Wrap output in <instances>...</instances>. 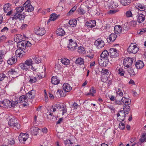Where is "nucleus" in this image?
<instances>
[{"mask_svg": "<svg viewBox=\"0 0 146 146\" xmlns=\"http://www.w3.org/2000/svg\"><path fill=\"white\" fill-rule=\"evenodd\" d=\"M8 125L11 127L16 130L21 127L20 124L18 123L17 119L14 117L11 118L9 121Z\"/></svg>", "mask_w": 146, "mask_h": 146, "instance_id": "nucleus-1", "label": "nucleus"}, {"mask_svg": "<svg viewBox=\"0 0 146 146\" xmlns=\"http://www.w3.org/2000/svg\"><path fill=\"white\" fill-rule=\"evenodd\" d=\"M84 106L86 109L89 110L95 111L97 108V106L95 104L92 103L90 101L86 100L84 102Z\"/></svg>", "mask_w": 146, "mask_h": 146, "instance_id": "nucleus-2", "label": "nucleus"}, {"mask_svg": "<svg viewBox=\"0 0 146 146\" xmlns=\"http://www.w3.org/2000/svg\"><path fill=\"white\" fill-rule=\"evenodd\" d=\"M119 3V0H108L105 1V5L110 8H115L118 7Z\"/></svg>", "mask_w": 146, "mask_h": 146, "instance_id": "nucleus-3", "label": "nucleus"}, {"mask_svg": "<svg viewBox=\"0 0 146 146\" xmlns=\"http://www.w3.org/2000/svg\"><path fill=\"white\" fill-rule=\"evenodd\" d=\"M138 47L136 45L131 43L127 48V51L129 53H136L139 51Z\"/></svg>", "mask_w": 146, "mask_h": 146, "instance_id": "nucleus-4", "label": "nucleus"}, {"mask_svg": "<svg viewBox=\"0 0 146 146\" xmlns=\"http://www.w3.org/2000/svg\"><path fill=\"white\" fill-rule=\"evenodd\" d=\"M30 2V1L27 0L23 5V6L25 8V10L26 12H31L34 10V8L31 5Z\"/></svg>", "mask_w": 146, "mask_h": 146, "instance_id": "nucleus-5", "label": "nucleus"}, {"mask_svg": "<svg viewBox=\"0 0 146 146\" xmlns=\"http://www.w3.org/2000/svg\"><path fill=\"white\" fill-rule=\"evenodd\" d=\"M77 47V44L76 42L74 41L72 39L69 40V44L68 45V48L71 51L74 50Z\"/></svg>", "mask_w": 146, "mask_h": 146, "instance_id": "nucleus-6", "label": "nucleus"}, {"mask_svg": "<svg viewBox=\"0 0 146 146\" xmlns=\"http://www.w3.org/2000/svg\"><path fill=\"white\" fill-rule=\"evenodd\" d=\"M133 59L131 58H125L123 61L124 66L127 68L131 67L133 64Z\"/></svg>", "mask_w": 146, "mask_h": 146, "instance_id": "nucleus-7", "label": "nucleus"}, {"mask_svg": "<svg viewBox=\"0 0 146 146\" xmlns=\"http://www.w3.org/2000/svg\"><path fill=\"white\" fill-rule=\"evenodd\" d=\"M29 135L28 134L21 133L19 137V141L20 143L25 144V142L28 139Z\"/></svg>", "mask_w": 146, "mask_h": 146, "instance_id": "nucleus-8", "label": "nucleus"}, {"mask_svg": "<svg viewBox=\"0 0 146 146\" xmlns=\"http://www.w3.org/2000/svg\"><path fill=\"white\" fill-rule=\"evenodd\" d=\"M25 16L21 13H16L12 18L13 20H18L20 21L24 20Z\"/></svg>", "mask_w": 146, "mask_h": 146, "instance_id": "nucleus-9", "label": "nucleus"}, {"mask_svg": "<svg viewBox=\"0 0 146 146\" xmlns=\"http://www.w3.org/2000/svg\"><path fill=\"white\" fill-rule=\"evenodd\" d=\"M125 114L123 110L120 111L117 114V119L120 122L123 121L125 119Z\"/></svg>", "mask_w": 146, "mask_h": 146, "instance_id": "nucleus-10", "label": "nucleus"}, {"mask_svg": "<svg viewBox=\"0 0 146 146\" xmlns=\"http://www.w3.org/2000/svg\"><path fill=\"white\" fill-rule=\"evenodd\" d=\"M19 70L17 68H13L10 69L8 72L9 74L13 76V77H17L19 76Z\"/></svg>", "mask_w": 146, "mask_h": 146, "instance_id": "nucleus-11", "label": "nucleus"}, {"mask_svg": "<svg viewBox=\"0 0 146 146\" xmlns=\"http://www.w3.org/2000/svg\"><path fill=\"white\" fill-rule=\"evenodd\" d=\"M145 16H146V13L143 12L139 14L137 16V20L139 23L143 22L145 20Z\"/></svg>", "mask_w": 146, "mask_h": 146, "instance_id": "nucleus-12", "label": "nucleus"}, {"mask_svg": "<svg viewBox=\"0 0 146 146\" xmlns=\"http://www.w3.org/2000/svg\"><path fill=\"white\" fill-rule=\"evenodd\" d=\"M33 61L32 60V58L27 59L25 62L26 65H28L29 67L31 66V70L33 71H35L37 69V68L36 67H33Z\"/></svg>", "mask_w": 146, "mask_h": 146, "instance_id": "nucleus-13", "label": "nucleus"}, {"mask_svg": "<svg viewBox=\"0 0 146 146\" xmlns=\"http://www.w3.org/2000/svg\"><path fill=\"white\" fill-rule=\"evenodd\" d=\"M94 44L99 49L102 48L105 45L104 41L100 39H98L96 40Z\"/></svg>", "mask_w": 146, "mask_h": 146, "instance_id": "nucleus-14", "label": "nucleus"}, {"mask_svg": "<svg viewBox=\"0 0 146 146\" xmlns=\"http://www.w3.org/2000/svg\"><path fill=\"white\" fill-rule=\"evenodd\" d=\"M35 32L37 35L42 36L45 34V31L43 28L37 27L35 29Z\"/></svg>", "mask_w": 146, "mask_h": 146, "instance_id": "nucleus-15", "label": "nucleus"}, {"mask_svg": "<svg viewBox=\"0 0 146 146\" xmlns=\"http://www.w3.org/2000/svg\"><path fill=\"white\" fill-rule=\"evenodd\" d=\"M36 92L34 90H32L26 94L28 98L31 100L33 99L35 96Z\"/></svg>", "mask_w": 146, "mask_h": 146, "instance_id": "nucleus-16", "label": "nucleus"}, {"mask_svg": "<svg viewBox=\"0 0 146 146\" xmlns=\"http://www.w3.org/2000/svg\"><path fill=\"white\" fill-rule=\"evenodd\" d=\"M27 98L26 95H23L21 96L19 98V100H18L19 103L23 104L24 106H26V104H25L27 103L28 101V99Z\"/></svg>", "mask_w": 146, "mask_h": 146, "instance_id": "nucleus-17", "label": "nucleus"}, {"mask_svg": "<svg viewBox=\"0 0 146 146\" xmlns=\"http://www.w3.org/2000/svg\"><path fill=\"white\" fill-rule=\"evenodd\" d=\"M0 104H2L6 108L12 107L11 102L9 100H4L1 102L0 101Z\"/></svg>", "mask_w": 146, "mask_h": 146, "instance_id": "nucleus-18", "label": "nucleus"}, {"mask_svg": "<svg viewBox=\"0 0 146 146\" xmlns=\"http://www.w3.org/2000/svg\"><path fill=\"white\" fill-rule=\"evenodd\" d=\"M18 41L19 42L17 45L18 47L19 48V49L25 50L26 48V42L25 41H20V42L19 41Z\"/></svg>", "mask_w": 146, "mask_h": 146, "instance_id": "nucleus-19", "label": "nucleus"}, {"mask_svg": "<svg viewBox=\"0 0 146 146\" xmlns=\"http://www.w3.org/2000/svg\"><path fill=\"white\" fill-rule=\"evenodd\" d=\"M109 54L108 51L106 50H105L103 51L101 54V57L103 59H105L108 61V62H109V60L108 58L109 56Z\"/></svg>", "mask_w": 146, "mask_h": 146, "instance_id": "nucleus-20", "label": "nucleus"}, {"mask_svg": "<svg viewBox=\"0 0 146 146\" xmlns=\"http://www.w3.org/2000/svg\"><path fill=\"white\" fill-rule=\"evenodd\" d=\"M96 21L93 20L87 21L86 23V25L88 27L92 28L96 26Z\"/></svg>", "mask_w": 146, "mask_h": 146, "instance_id": "nucleus-21", "label": "nucleus"}, {"mask_svg": "<svg viewBox=\"0 0 146 146\" xmlns=\"http://www.w3.org/2000/svg\"><path fill=\"white\" fill-rule=\"evenodd\" d=\"M116 48H111L110 50V53L111 56L113 58H115L119 56Z\"/></svg>", "mask_w": 146, "mask_h": 146, "instance_id": "nucleus-22", "label": "nucleus"}, {"mask_svg": "<svg viewBox=\"0 0 146 146\" xmlns=\"http://www.w3.org/2000/svg\"><path fill=\"white\" fill-rule=\"evenodd\" d=\"M117 37V35L114 33H111L108 38H107V41L110 43L111 42L114 41Z\"/></svg>", "mask_w": 146, "mask_h": 146, "instance_id": "nucleus-23", "label": "nucleus"}, {"mask_svg": "<svg viewBox=\"0 0 146 146\" xmlns=\"http://www.w3.org/2000/svg\"><path fill=\"white\" fill-rule=\"evenodd\" d=\"M144 64L143 61L141 60H138L136 62L135 66L137 69H141L144 66Z\"/></svg>", "mask_w": 146, "mask_h": 146, "instance_id": "nucleus-24", "label": "nucleus"}, {"mask_svg": "<svg viewBox=\"0 0 146 146\" xmlns=\"http://www.w3.org/2000/svg\"><path fill=\"white\" fill-rule=\"evenodd\" d=\"M62 87L64 92H68L72 89V87L68 84H64Z\"/></svg>", "mask_w": 146, "mask_h": 146, "instance_id": "nucleus-25", "label": "nucleus"}, {"mask_svg": "<svg viewBox=\"0 0 146 146\" xmlns=\"http://www.w3.org/2000/svg\"><path fill=\"white\" fill-rule=\"evenodd\" d=\"M11 5L9 3H7L4 5L3 7V10L4 12L5 13H7L11 9Z\"/></svg>", "mask_w": 146, "mask_h": 146, "instance_id": "nucleus-26", "label": "nucleus"}, {"mask_svg": "<svg viewBox=\"0 0 146 146\" xmlns=\"http://www.w3.org/2000/svg\"><path fill=\"white\" fill-rule=\"evenodd\" d=\"M114 31L115 33L116 34H119L121 33L122 28L121 26H115L114 28Z\"/></svg>", "mask_w": 146, "mask_h": 146, "instance_id": "nucleus-27", "label": "nucleus"}, {"mask_svg": "<svg viewBox=\"0 0 146 146\" xmlns=\"http://www.w3.org/2000/svg\"><path fill=\"white\" fill-rule=\"evenodd\" d=\"M121 100L122 103L124 104L125 105H129L131 103V100L129 98H126L124 97L122 98Z\"/></svg>", "mask_w": 146, "mask_h": 146, "instance_id": "nucleus-28", "label": "nucleus"}, {"mask_svg": "<svg viewBox=\"0 0 146 146\" xmlns=\"http://www.w3.org/2000/svg\"><path fill=\"white\" fill-rule=\"evenodd\" d=\"M7 52L6 48L3 46L0 49V57L3 58Z\"/></svg>", "mask_w": 146, "mask_h": 146, "instance_id": "nucleus-29", "label": "nucleus"}, {"mask_svg": "<svg viewBox=\"0 0 146 146\" xmlns=\"http://www.w3.org/2000/svg\"><path fill=\"white\" fill-rule=\"evenodd\" d=\"M60 80L57 78L56 76H54L51 79V82L54 85L57 84L60 82Z\"/></svg>", "mask_w": 146, "mask_h": 146, "instance_id": "nucleus-30", "label": "nucleus"}, {"mask_svg": "<svg viewBox=\"0 0 146 146\" xmlns=\"http://www.w3.org/2000/svg\"><path fill=\"white\" fill-rule=\"evenodd\" d=\"M31 133L33 135H36L37 133V132L39 130L37 127H33L31 129Z\"/></svg>", "mask_w": 146, "mask_h": 146, "instance_id": "nucleus-31", "label": "nucleus"}, {"mask_svg": "<svg viewBox=\"0 0 146 146\" xmlns=\"http://www.w3.org/2000/svg\"><path fill=\"white\" fill-rule=\"evenodd\" d=\"M61 63L64 65H67L70 64V60L66 58H62L61 59Z\"/></svg>", "mask_w": 146, "mask_h": 146, "instance_id": "nucleus-32", "label": "nucleus"}, {"mask_svg": "<svg viewBox=\"0 0 146 146\" xmlns=\"http://www.w3.org/2000/svg\"><path fill=\"white\" fill-rule=\"evenodd\" d=\"M136 6L138 9L141 11H143L145 10V6L143 4H142L140 3H138L137 4Z\"/></svg>", "mask_w": 146, "mask_h": 146, "instance_id": "nucleus-33", "label": "nucleus"}, {"mask_svg": "<svg viewBox=\"0 0 146 146\" xmlns=\"http://www.w3.org/2000/svg\"><path fill=\"white\" fill-rule=\"evenodd\" d=\"M56 33L59 36H63L65 35V32L63 29L60 28L57 30Z\"/></svg>", "mask_w": 146, "mask_h": 146, "instance_id": "nucleus-34", "label": "nucleus"}, {"mask_svg": "<svg viewBox=\"0 0 146 146\" xmlns=\"http://www.w3.org/2000/svg\"><path fill=\"white\" fill-rule=\"evenodd\" d=\"M23 50L20 49H18L16 50L15 52V54L17 57H21L23 56V54L22 52H23Z\"/></svg>", "mask_w": 146, "mask_h": 146, "instance_id": "nucleus-35", "label": "nucleus"}, {"mask_svg": "<svg viewBox=\"0 0 146 146\" xmlns=\"http://www.w3.org/2000/svg\"><path fill=\"white\" fill-rule=\"evenodd\" d=\"M58 17L56 14L53 13L51 15L50 17V19L48 20V22H50V21H54L56 20Z\"/></svg>", "mask_w": 146, "mask_h": 146, "instance_id": "nucleus-36", "label": "nucleus"}, {"mask_svg": "<svg viewBox=\"0 0 146 146\" xmlns=\"http://www.w3.org/2000/svg\"><path fill=\"white\" fill-rule=\"evenodd\" d=\"M32 58L33 62L34 61L36 63L39 64L41 62L40 58L38 56H35L34 57H32Z\"/></svg>", "mask_w": 146, "mask_h": 146, "instance_id": "nucleus-37", "label": "nucleus"}, {"mask_svg": "<svg viewBox=\"0 0 146 146\" xmlns=\"http://www.w3.org/2000/svg\"><path fill=\"white\" fill-rule=\"evenodd\" d=\"M77 21L75 19L71 20L69 21V24L72 27H75L76 25Z\"/></svg>", "mask_w": 146, "mask_h": 146, "instance_id": "nucleus-38", "label": "nucleus"}, {"mask_svg": "<svg viewBox=\"0 0 146 146\" xmlns=\"http://www.w3.org/2000/svg\"><path fill=\"white\" fill-rule=\"evenodd\" d=\"M20 66L22 69L26 71L29 70L30 68V67L28 65H26L25 62L24 63L21 64Z\"/></svg>", "mask_w": 146, "mask_h": 146, "instance_id": "nucleus-39", "label": "nucleus"}, {"mask_svg": "<svg viewBox=\"0 0 146 146\" xmlns=\"http://www.w3.org/2000/svg\"><path fill=\"white\" fill-rule=\"evenodd\" d=\"M7 63L8 64L11 65L15 62V57H11L7 60Z\"/></svg>", "mask_w": 146, "mask_h": 146, "instance_id": "nucleus-40", "label": "nucleus"}, {"mask_svg": "<svg viewBox=\"0 0 146 146\" xmlns=\"http://www.w3.org/2000/svg\"><path fill=\"white\" fill-rule=\"evenodd\" d=\"M116 71L117 72L118 74L121 76H123L124 75L125 72L122 68H119L117 69Z\"/></svg>", "mask_w": 146, "mask_h": 146, "instance_id": "nucleus-41", "label": "nucleus"}, {"mask_svg": "<svg viewBox=\"0 0 146 146\" xmlns=\"http://www.w3.org/2000/svg\"><path fill=\"white\" fill-rule=\"evenodd\" d=\"M78 52L80 54H84L86 53L85 49L82 46L78 47Z\"/></svg>", "mask_w": 146, "mask_h": 146, "instance_id": "nucleus-42", "label": "nucleus"}, {"mask_svg": "<svg viewBox=\"0 0 146 146\" xmlns=\"http://www.w3.org/2000/svg\"><path fill=\"white\" fill-rule=\"evenodd\" d=\"M25 9L24 7L23 6H20L17 7L15 8V10L16 13H21Z\"/></svg>", "mask_w": 146, "mask_h": 146, "instance_id": "nucleus-43", "label": "nucleus"}, {"mask_svg": "<svg viewBox=\"0 0 146 146\" xmlns=\"http://www.w3.org/2000/svg\"><path fill=\"white\" fill-rule=\"evenodd\" d=\"M120 2L123 5L126 6L130 4V0H121Z\"/></svg>", "mask_w": 146, "mask_h": 146, "instance_id": "nucleus-44", "label": "nucleus"}, {"mask_svg": "<svg viewBox=\"0 0 146 146\" xmlns=\"http://www.w3.org/2000/svg\"><path fill=\"white\" fill-rule=\"evenodd\" d=\"M139 141L141 143L145 142L146 141V134L145 133H143L142 134L141 138L139 139Z\"/></svg>", "mask_w": 146, "mask_h": 146, "instance_id": "nucleus-45", "label": "nucleus"}, {"mask_svg": "<svg viewBox=\"0 0 146 146\" xmlns=\"http://www.w3.org/2000/svg\"><path fill=\"white\" fill-rule=\"evenodd\" d=\"M84 62L83 59L81 58H79L77 59L75 63L79 65H81L84 64Z\"/></svg>", "mask_w": 146, "mask_h": 146, "instance_id": "nucleus-46", "label": "nucleus"}, {"mask_svg": "<svg viewBox=\"0 0 146 146\" xmlns=\"http://www.w3.org/2000/svg\"><path fill=\"white\" fill-rule=\"evenodd\" d=\"M76 9V6H74L72 9H71L69 12L67 13V15L69 16L71 15L75 11Z\"/></svg>", "mask_w": 146, "mask_h": 146, "instance_id": "nucleus-47", "label": "nucleus"}, {"mask_svg": "<svg viewBox=\"0 0 146 146\" xmlns=\"http://www.w3.org/2000/svg\"><path fill=\"white\" fill-rule=\"evenodd\" d=\"M64 143L66 146H72L73 143L69 139H66L64 141Z\"/></svg>", "mask_w": 146, "mask_h": 146, "instance_id": "nucleus-48", "label": "nucleus"}, {"mask_svg": "<svg viewBox=\"0 0 146 146\" xmlns=\"http://www.w3.org/2000/svg\"><path fill=\"white\" fill-rule=\"evenodd\" d=\"M79 13L80 15H83L86 13V11L83 9L81 7L79 8L78 9Z\"/></svg>", "mask_w": 146, "mask_h": 146, "instance_id": "nucleus-49", "label": "nucleus"}, {"mask_svg": "<svg viewBox=\"0 0 146 146\" xmlns=\"http://www.w3.org/2000/svg\"><path fill=\"white\" fill-rule=\"evenodd\" d=\"M87 6H92L94 4V2L92 0H88L85 1Z\"/></svg>", "mask_w": 146, "mask_h": 146, "instance_id": "nucleus-50", "label": "nucleus"}, {"mask_svg": "<svg viewBox=\"0 0 146 146\" xmlns=\"http://www.w3.org/2000/svg\"><path fill=\"white\" fill-rule=\"evenodd\" d=\"M116 94L117 96L121 97H122L123 96V94L122 91L119 88H118V90L116 92Z\"/></svg>", "mask_w": 146, "mask_h": 146, "instance_id": "nucleus-51", "label": "nucleus"}, {"mask_svg": "<svg viewBox=\"0 0 146 146\" xmlns=\"http://www.w3.org/2000/svg\"><path fill=\"white\" fill-rule=\"evenodd\" d=\"M90 92L91 93V95L93 96L94 95V94L96 92V90L94 89V88L93 87H92L89 90Z\"/></svg>", "mask_w": 146, "mask_h": 146, "instance_id": "nucleus-52", "label": "nucleus"}, {"mask_svg": "<svg viewBox=\"0 0 146 146\" xmlns=\"http://www.w3.org/2000/svg\"><path fill=\"white\" fill-rule=\"evenodd\" d=\"M125 15L127 17H130L132 16V14L130 11H128L125 13Z\"/></svg>", "mask_w": 146, "mask_h": 146, "instance_id": "nucleus-53", "label": "nucleus"}, {"mask_svg": "<svg viewBox=\"0 0 146 146\" xmlns=\"http://www.w3.org/2000/svg\"><path fill=\"white\" fill-rule=\"evenodd\" d=\"M102 74L103 75L106 74L108 75L109 74L108 70L105 68L102 69L101 71Z\"/></svg>", "mask_w": 146, "mask_h": 146, "instance_id": "nucleus-54", "label": "nucleus"}, {"mask_svg": "<svg viewBox=\"0 0 146 146\" xmlns=\"http://www.w3.org/2000/svg\"><path fill=\"white\" fill-rule=\"evenodd\" d=\"M146 32V28H144L143 29H141L139 31H137V33L138 34L140 35H142L144 33Z\"/></svg>", "mask_w": 146, "mask_h": 146, "instance_id": "nucleus-55", "label": "nucleus"}, {"mask_svg": "<svg viewBox=\"0 0 146 146\" xmlns=\"http://www.w3.org/2000/svg\"><path fill=\"white\" fill-rule=\"evenodd\" d=\"M37 81V79L35 77H33L32 78H30L29 80V82L31 83H33Z\"/></svg>", "mask_w": 146, "mask_h": 146, "instance_id": "nucleus-56", "label": "nucleus"}, {"mask_svg": "<svg viewBox=\"0 0 146 146\" xmlns=\"http://www.w3.org/2000/svg\"><path fill=\"white\" fill-rule=\"evenodd\" d=\"M115 104L117 105H123V103L121 100H119L115 99Z\"/></svg>", "mask_w": 146, "mask_h": 146, "instance_id": "nucleus-57", "label": "nucleus"}, {"mask_svg": "<svg viewBox=\"0 0 146 146\" xmlns=\"http://www.w3.org/2000/svg\"><path fill=\"white\" fill-rule=\"evenodd\" d=\"M125 125L124 123L121 122L119 124V127L121 129H123L125 128Z\"/></svg>", "mask_w": 146, "mask_h": 146, "instance_id": "nucleus-58", "label": "nucleus"}, {"mask_svg": "<svg viewBox=\"0 0 146 146\" xmlns=\"http://www.w3.org/2000/svg\"><path fill=\"white\" fill-rule=\"evenodd\" d=\"M128 72L131 76H134L135 75V73L133 69L130 70Z\"/></svg>", "mask_w": 146, "mask_h": 146, "instance_id": "nucleus-59", "label": "nucleus"}, {"mask_svg": "<svg viewBox=\"0 0 146 146\" xmlns=\"http://www.w3.org/2000/svg\"><path fill=\"white\" fill-rule=\"evenodd\" d=\"M8 143L11 145H13L15 143V140L13 139H9Z\"/></svg>", "mask_w": 146, "mask_h": 146, "instance_id": "nucleus-60", "label": "nucleus"}, {"mask_svg": "<svg viewBox=\"0 0 146 146\" xmlns=\"http://www.w3.org/2000/svg\"><path fill=\"white\" fill-rule=\"evenodd\" d=\"M19 103V101L18 100L17 101H13L11 102V105L12 107H14L15 105H17V104Z\"/></svg>", "mask_w": 146, "mask_h": 146, "instance_id": "nucleus-61", "label": "nucleus"}, {"mask_svg": "<svg viewBox=\"0 0 146 146\" xmlns=\"http://www.w3.org/2000/svg\"><path fill=\"white\" fill-rule=\"evenodd\" d=\"M5 75L3 73L0 74V81H2L5 77Z\"/></svg>", "mask_w": 146, "mask_h": 146, "instance_id": "nucleus-62", "label": "nucleus"}, {"mask_svg": "<svg viewBox=\"0 0 146 146\" xmlns=\"http://www.w3.org/2000/svg\"><path fill=\"white\" fill-rule=\"evenodd\" d=\"M58 91L60 92V97L61 96L64 97L66 96V94L62 90H58Z\"/></svg>", "mask_w": 146, "mask_h": 146, "instance_id": "nucleus-63", "label": "nucleus"}, {"mask_svg": "<svg viewBox=\"0 0 146 146\" xmlns=\"http://www.w3.org/2000/svg\"><path fill=\"white\" fill-rule=\"evenodd\" d=\"M118 11L117 9H112L110 10L109 11V13L110 14H113L117 12Z\"/></svg>", "mask_w": 146, "mask_h": 146, "instance_id": "nucleus-64", "label": "nucleus"}]
</instances>
